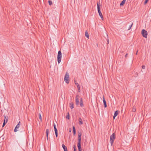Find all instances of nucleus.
<instances>
[{
  "label": "nucleus",
  "instance_id": "19",
  "mask_svg": "<svg viewBox=\"0 0 151 151\" xmlns=\"http://www.w3.org/2000/svg\"><path fill=\"white\" fill-rule=\"evenodd\" d=\"M80 105L81 107L83 106V102L82 98H81Z\"/></svg>",
  "mask_w": 151,
  "mask_h": 151
},
{
  "label": "nucleus",
  "instance_id": "13",
  "mask_svg": "<svg viewBox=\"0 0 151 151\" xmlns=\"http://www.w3.org/2000/svg\"><path fill=\"white\" fill-rule=\"evenodd\" d=\"M62 146L64 150V151H68L67 147L64 144H63Z\"/></svg>",
  "mask_w": 151,
  "mask_h": 151
},
{
  "label": "nucleus",
  "instance_id": "33",
  "mask_svg": "<svg viewBox=\"0 0 151 151\" xmlns=\"http://www.w3.org/2000/svg\"><path fill=\"white\" fill-rule=\"evenodd\" d=\"M142 68L143 69H145V66L144 65H143L142 66Z\"/></svg>",
  "mask_w": 151,
  "mask_h": 151
},
{
  "label": "nucleus",
  "instance_id": "14",
  "mask_svg": "<svg viewBox=\"0 0 151 151\" xmlns=\"http://www.w3.org/2000/svg\"><path fill=\"white\" fill-rule=\"evenodd\" d=\"M73 135H75L76 133V130L75 127L74 126L73 127Z\"/></svg>",
  "mask_w": 151,
  "mask_h": 151
},
{
  "label": "nucleus",
  "instance_id": "10",
  "mask_svg": "<svg viewBox=\"0 0 151 151\" xmlns=\"http://www.w3.org/2000/svg\"><path fill=\"white\" fill-rule=\"evenodd\" d=\"M76 105H78L79 104V101L78 99V96L77 95L76 97Z\"/></svg>",
  "mask_w": 151,
  "mask_h": 151
},
{
  "label": "nucleus",
  "instance_id": "34",
  "mask_svg": "<svg viewBox=\"0 0 151 151\" xmlns=\"http://www.w3.org/2000/svg\"><path fill=\"white\" fill-rule=\"evenodd\" d=\"M69 132H71V128H70L69 129Z\"/></svg>",
  "mask_w": 151,
  "mask_h": 151
},
{
  "label": "nucleus",
  "instance_id": "22",
  "mask_svg": "<svg viewBox=\"0 0 151 151\" xmlns=\"http://www.w3.org/2000/svg\"><path fill=\"white\" fill-rule=\"evenodd\" d=\"M106 35L107 37L106 38V40L107 42V44H108L109 43V40L108 36L107 34H106Z\"/></svg>",
  "mask_w": 151,
  "mask_h": 151
},
{
  "label": "nucleus",
  "instance_id": "30",
  "mask_svg": "<svg viewBox=\"0 0 151 151\" xmlns=\"http://www.w3.org/2000/svg\"><path fill=\"white\" fill-rule=\"evenodd\" d=\"M77 88H78V92H80L81 91V90H80V86L78 87H77Z\"/></svg>",
  "mask_w": 151,
  "mask_h": 151
},
{
  "label": "nucleus",
  "instance_id": "28",
  "mask_svg": "<svg viewBox=\"0 0 151 151\" xmlns=\"http://www.w3.org/2000/svg\"><path fill=\"white\" fill-rule=\"evenodd\" d=\"M73 148L74 149V151H76V146L75 145H74Z\"/></svg>",
  "mask_w": 151,
  "mask_h": 151
},
{
  "label": "nucleus",
  "instance_id": "1",
  "mask_svg": "<svg viewBox=\"0 0 151 151\" xmlns=\"http://www.w3.org/2000/svg\"><path fill=\"white\" fill-rule=\"evenodd\" d=\"M97 9L98 13L99 14V15L101 17V18L102 19V20H103V16L102 14V13L101 12V9L100 7L101 6V5L99 2H98L97 3Z\"/></svg>",
  "mask_w": 151,
  "mask_h": 151
},
{
  "label": "nucleus",
  "instance_id": "23",
  "mask_svg": "<svg viewBox=\"0 0 151 151\" xmlns=\"http://www.w3.org/2000/svg\"><path fill=\"white\" fill-rule=\"evenodd\" d=\"M74 82H75V84L77 86V87L79 86V84H78V83H77L76 82V80H75Z\"/></svg>",
  "mask_w": 151,
  "mask_h": 151
},
{
  "label": "nucleus",
  "instance_id": "2",
  "mask_svg": "<svg viewBox=\"0 0 151 151\" xmlns=\"http://www.w3.org/2000/svg\"><path fill=\"white\" fill-rule=\"evenodd\" d=\"M62 58V53L61 51H59L58 52L57 56V60L58 63H59L61 60Z\"/></svg>",
  "mask_w": 151,
  "mask_h": 151
},
{
  "label": "nucleus",
  "instance_id": "32",
  "mask_svg": "<svg viewBox=\"0 0 151 151\" xmlns=\"http://www.w3.org/2000/svg\"><path fill=\"white\" fill-rule=\"evenodd\" d=\"M132 111L133 112H135L136 111V109L135 108H133Z\"/></svg>",
  "mask_w": 151,
  "mask_h": 151
},
{
  "label": "nucleus",
  "instance_id": "5",
  "mask_svg": "<svg viewBox=\"0 0 151 151\" xmlns=\"http://www.w3.org/2000/svg\"><path fill=\"white\" fill-rule=\"evenodd\" d=\"M69 76L68 73L66 72L65 75L64 81L67 83H68L69 82L68 81Z\"/></svg>",
  "mask_w": 151,
  "mask_h": 151
},
{
  "label": "nucleus",
  "instance_id": "24",
  "mask_svg": "<svg viewBox=\"0 0 151 151\" xmlns=\"http://www.w3.org/2000/svg\"><path fill=\"white\" fill-rule=\"evenodd\" d=\"M49 4L50 5H51L52 4V2L51 1L49 0L48 1Z\"/></svg>",
  "mask_w": 151,
  "mask_h": 151
},
{
  "label": "nucleus",
  "instance_id": "3",
  "mask_svg": "<svg viewBox=\"0 0 151 151\" xmlns=\"http://www.w3.org/2000/svg\"><path fill=\"white\" fill-rule=\"evenodd\" d=\"M115 134L114 133L111 136L110 138V142L111 146L113 145L114 140L115 139Z\"/></svg>",
  "mask_w": 151,
  "mask_h": 151
},
{
  "label": "nucleus",
  "instance_id": "20",
  "mask_svg": "<svg viewBox=\"0 0 151 151\" xmlns=\"http://www.w3.org/2000/svg\"><path fill=\"white\" fill-rule=\"evenodd\" d=\"M125 1L126 0H123L120 3V6H123L124 4Z\"/></svg>",
  "mask_w": 151,
  "mask_h": 151
},
{
  "label": "nucleus",
  "instance_id": "16",
  "mask_svg": "<svg viewBox=\"0 0 151 151\" xmlns=\"http://www.w3.org/2000/svg\"><path fill=\"white\" fill-rule=\"evenodd\" d=\"M79 124L80 125L83 124V122L82 119L81 118H79L78 119Z\"/></svg>",
  "mask_w": 151,
  "mask_h": 151
},
{
  "label": "nucleus",
  "instance_id": "7",
  "mask_svg": "<svg viewBox=\"0 0 151 151\" xmlns=\"http://www.w3.org/2000/svg\"><path fill=\"white\" fill-rule=\"evenodd\" d=\"M20 122H19L18 123V124L16 126V127L14 129V131L15 132H17V131H18V130H17V129H18L20 127Z\"/></svg>",
  "mask_w": 151,
  "mask_h": 151
},
{
  "label": "nucleus",
  "instance_id": "12",
  "mask_svg": "<svg viewBox=\"0 0 151 151\" xmlns=\"http://www.w3.org/2000/svg\"><path fill=\"white\" fill-rule=\"evenodd\" d=\"M118 113L119 111L118 110H117L115 111L114 114L113 116L114 119L115 117L118 114Z\"/></svg>",
  "mask_w": 151,
  "mask_h": 151
},
{
  "label": "nucleus",
  "instance_id": "15",
  "mask_svg": "<svg viewBox=\"0 0 151 151\" xmlns=\"http://www.w3.org/2000/svg\"><path fill=\"white\" fill-rule=\"evenodd\" d=\"M70 107L71 109H73V102H71L70 103Z\"/></svg>",
  "mask_w": 151,
  "mask_h": 151
},
{
  "label": "nucleus",
  "instance_id": "8",
  "mask_svg": "<svg viewBox=\"0 0 151 151\" xmlns=\"http://www.w3.org/2000/svg\"><path fill=\"white\" fill-rule=\"evenodd\" d=\"M81 135L82 134L81 132H80L78 133V142H81Z\"/></svg>",
  "mask_w": 151,
  "mask_h": 151
},
{
  "label": "nucleus",
  "instance_id": "17",
  "mask_svg": "<svg viewBox=\"0 0 151 151\" xmlns=\"http://www.w3.org/2000/svg\"><path fill=\"white\" fill-rule=\"evenodd\" d=\"M49 129H46V136H47V140H48V133H49Z\"/></svg>",
  "mask_w": 151,
  "mask_h": 151
},
{
  "label": "nucleus",
  "instance_id": "21",
  "mask_svg": "<svg viewBox=\"0 0 151 151\" xmlns=\"http://www.w3.org/2000/svg\"><path fill=\"white\" fill-rule=\"evenodd\" d=\"M53 127H54V128L55 132H57V131H58V130H57V128H56V125L55 124H53Z\"/></svg>",
  "mask_w": 151,
  "mask_h": 151
},
{
  "label": "nucleus",
  "instance_id": "26",
  "mask_svg": "<svg viewBox=\"0 0 151 151\" xmlns=\"http://www.w3.org/2000/svg\"><path fill=\"white\" fill-rule=\"evenodd\" d=\"M39 118L41 122L42 121V116L40 114L39 116Z\"/></svg>",
  "mask_w": 151,
  "mask_h": 151
},
{
  "label": "nucleus",
  "instance_id": "36",
  "mask_svg": "<svg viewBox=\"0 0 151 151\" xmlns=\"http://www.w3.org/2000/svg\"><path fill=\"white\" fill-rule=\"evenodd\" d=\"M137 52H138V51H137V52H136V55H137Z\"/></svg>",
  "mask_w": 151,
  "mask_h": 151
},
{
  "label": "nucleus",
  "instance_id": "6",
  "mask_svg": "<svg viewBox=\"0 0 151 151\" xmlns=\"http://www.w3.org/2000/svg\"><path fill=\"white\" fill-rule=\"evenodd\" d=\"M142 34L144 37L147 38V32L145 29H143L142 30Z\"/></svg>",
  "mask_w": 151,
  "mask_h": 151
},
{
  "label": "nucleus",
  "instance_id": "18",
  "mask_svg": "<svg viewBox=\"0 0 151 151\" xmlns=\"http://www.w3.org/2000/svg\"><path fill=\"white\" fill-rule=\"evenodd\" d=\"M85 35L86 37L88 38H89V35L87 31H86L85 32Z\"/></svg>",
  "mask_w": 151,
  "mask_h": 151
},
{
  "label": "nucleus",
  "instance_id": "11",
  "mask_svg": "<svg viewBox=\"0 0 151 151\" xmlns=\"http://www.w3.org/2000/svg\"><path fill=\"white\" fill-rule=\"evenodd\" d=\"M103 101L104 103V106L105 108H106L107 107V105L106 103V100H105V99L104 98V96H103Z\"/></svg>",
  "mask_w": 151,
  "mask_h": 151
},
{
  "label": "nucleus",
  "instance_id": "31",
  "mask_svg": "<svg viewBox=\"0 0 151 151\" xmlns=\"http://www.w3.org/2000/svg\"><path fill=\"white\" fill-rule=\"evenodd\" d=\"M55 134L56 137H58V131L55 132Z\"/></svg>",
  "mask_w": 151,
  "mask_h": 151
},
{
  "label": "nucleus",
  "instance_id": "9",
  "mask_svg": "<svg viewBox=\"0 0 151 151\" xmlns=\"http://www.w3.org/2000/svg\"><path fill=\"white\" fill-rule=\"evenodd\" d=\"M77 146L78 148V151H82L81 147V142H78Z\"/></svg>",
  "mask_w": 151,
  "mask_h": 151
},
{
  "label": "nucleus",
  "instance_id": "29",
  "mask_svg": "<svg viewBox=\"0 0 151 151\" xmlns=\"http://www.w3.org/2000/svg\"><path fill=\"white\" fill-rule=\"evenodd\" d=\"M148 0H145L144 2V5L146 4L147 3V2L148 1Z\"/></svg>",
  "mask_w": 151,
  "mask_h": 151
},
{
  "label": "nucleus",
  "instance_id": "25",
  "mask_svg": "<svg viewBox=\"0 0 151 151\" xmlns=\"http://www.w3.org/2000/svg\"><path fill=\"white\" fill-rule=\"evenodd\" d=\"M66 119H69V113H68V115L66 116Z\"/></svg>",
  "mask_w": 151,
  "mask_h": 151
},
{
  "label": "nucleus",
  "instance_id": "27",
  "mask_svg": "<svg viewBox=\"0 0 151 151\" xmlns=\"http://www.w3.org/2000/svg\"><path fill=\"white\" fill-rule=\"evenodd\" d=\"M132 25H133V24L132 23V24L129 26V27L128 29V30H129L131 28V27H132Z\"/></svg>",
  "mask_w": 151,
  "mask_h": 151
},
{
  "label": "nucleus",
  "instance_id": "4",
  "mask_svg": "<svg viewBox=\"0 0 151 151\" xmlns=\"http://www.w3.org/2000/svg\"><path fill=\"white\" fill-rule=\"evenodd\" d=\"M4 119L2 125V127H4L6 124L8 119V117L7 116H6L5 114H4Z\"/></svg>",
  "mask_w": 151,
  "mask_h": 151
},
{
  "label": "nucleus",
  "instance_id": "35",
  "mask_svg": "<svg viewBox=\"0 0 151 151\" xmlns=\"http://www.w3.org/2000/svg\"><path fill=\"white\" fill-rule=\"evenodd\" d=\"M127 54H126L125 55V58H127Z\"/></svg>",
  "mask_w": 151,
  "mask_h": 151
}]
</instances>
